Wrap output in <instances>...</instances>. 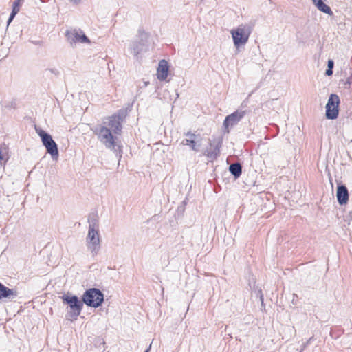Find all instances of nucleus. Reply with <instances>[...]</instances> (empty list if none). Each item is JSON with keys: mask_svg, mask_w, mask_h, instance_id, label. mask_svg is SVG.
Here are the masks:
<instances>
[{"mask_svg": "<svg viewBox=\"0 0 352 352\" xmlns=\"http://www.w3.org/2000/svg\"><path fill=\"white\" fill-rule=\"evenodd\" d=\"M22 1H23V0H14V2H18V5H19V6H20V3H21V2Z\"/></svg>", "mask_w": 352, "mask_h": 352, "instance_id": "28", "label": "nucleus"}, {"mask_svg": "<svg viewBox=\"0 0 352 352\" xmlns=\"http://www.w3.org/2000/svg\"><path fill=\"white\" fill-rule=\"evenodd\" d=\"M70 1L74 4H78L81 1V0H70Z\"/></svg>", "mask_w": 352, "mask_h": 352, "instance_id": "26", "label": "nucleus"}, {"mask_svg": "<svg viewBox=\"0 0 352 352\" xmlns=\"http://www.w3.org/2000/svg\"><path fill=\"white\" fill-rule=\"evenodd\" d=\"M260 300L261 301V304L263 305V297L262 294H261V296H260Z\"/></svg>", "mask_w": 352, "mask_h": 352, "instance_id": "27", "label": "nucleus"}, {"mask_svg": "<svg viewBox=\"0 0 352 352\" xmlns=\"http://www.w3.org/2000/svg\"><path fill=\"white\" fill-rule=\"evenodd\" d=\"M35 130L41 138L47 153L51 155L52 160H57L59 156L58 145L52 139V135L37 126H35Z\"/></svg>", "mask_w": 352, "mask_h": 352, "instance_id": "2", "label": "nucleus"}, {"mask_svg": "<svg viewBox=\"0 0 352 352\" xmlns=\"http://www.w3.org/2000/svg\"><path fill=\"white\" fill-rule=\"evenodd\" d=\"M334 67V62L332 59H329L327 62V68L333 69Z\"/></svg>", "mask_w": 352, "mask_h": 352, "instance_id": "23", "label": "nucleus"}, {"mask_svg": "<svg viewBox=\"0 0 352 352\" xmlns=\"http://www.w3.org/2000/svg\"><path fill=\"white\" fill-rule=\"evenodd\" d=\"M168 63L166 60H160L157 69V78L160 80L162 81L166 79L168 74Z\"/></svg>", "mask_w": 352, "mask_h": 352, "instance_id": "14", "label": "nucleus"}, {"mask_svg": "<svg viewBox=\"0 0 352 352\" xmlns=\"http://www.w3.org/2000/svg\"><path fill=\"white\" fill-rule=\"evenodd\" d=\"M339 104L340 98L338 96L335 94H331L326 104V117L327 119L334 120L338 118L339 113Z\"/></svg>", "mask_w": 352, "mask_h": 352, "instance_id": "7", "label": "nucleus"}, {"mask_svg": "<svg viewBox=\"0 0 352 352\" xmlns=\"http://www.w3.org/2000/svg\"><path fill=\"white\" fill-rule=\"evenodd\" d=\"M151 344H150L149 347L144 351V352H148L151 349Z\"/></svg>", "mask_w": 352, "mask_h": 352, "instance_id": "29", "label": "nucleus"}, {"mask_svg": "<svg viewBox=\"0 0 352 352\" xmlns=\"http://www.w3.org/2000/svg\"><path fill=\"white\" fill-rule=\"evenodd\" d=\"M82 300L87 306L96 308L104 301V294L99 289L91 288L85 292Z\"/></svg>", "mask_w": 352, "mask_h": 352, "instance_id": "5", "label": "nucleus"}, {"mask_svg": "<svg viewBox=\"0 0 352 352\" xmlns=\"http://www.w3.org/2000/svg\"><path fill=\"white\" fill-rule=\"evenodd\" d=\"M11 296H16V292L10 289L0 283V299L3 298H10Z\"/></svg>", "mask_w": 352, "mask_h": 352, "instance_id": "17", "label": "nucleus"}, {"mask_svg": "<svg viewBox=\"0 0 352 352\" xmlns=\"http://www.w3.org/2000/svg\"><path fill=\"white\" fill-rule=\"evenodd\" d=\"M311 1H312L313 4L320 12L325 13L329 16H332L333 14L331 8L325 3L326 0H311Z\"/></svg>", "mask_w": 352, "mask_h": 352, "instance_id": "16", "label": "nucleus"}, {"mask_svg": "<svg viewBox=\"0 0 352 352\" xmlns=\"http://www.w3.org/2000/svg\"><path fill=\"white\" fill-rule=\"evenodd\" d=\"M246 110L239 109L234 113L226 117L223 122V126L226 128L233 126L237 124L246 115Z\"/></svg>", "mask_w": 352, "mask_h": 352, "instance_id": "11", "label": "nucleus"}, {"mask_svg": "<svg viewBox=\"0 0 352 352\" xmlns=\"http://www.w3.org/2000/svg\"><path fill=\"white\" fill-rule=\"evenodd\" d=\"M146 41L144 39L143 37L138 38L131 44V51L134 56H138L142 52L146 51Z\"/></svg>", "mask_w": 352, "mask_h": 352, "instance_id": "13", "label": "nucleus"}, {"mask_svg": "<svg viewBox=\"0 0 352 352\" xmlns=\"http://www.w3.org/2000/svg\"><path fill=\"white\" fill-rule=\"evenodd\" d=\"M252 30L248 25H240L236 29L230 31L234 45L239 48L242 45H245L248 41L251 34Z\"/></svg>", "mask_w": 352, "mask_h": 352, "instance_id": "3", "label": "nucleus"}, {"mask_svg": "<svg viewBox=\"0 0 352 352\" xmlns=\"http://www.w3.org/2000/svg\"><path fill=\"white\" fill-rule=\"evenodd\" d=\"M89 229L99 230V223L97 215L91 214L88 218Z\"/></svg>", "mask_w": 352, "mask_h": 352, "instance_id": "19", "label": "nucleus"}, {"mask_svg": "<svg viewBox=\"0 0 352 352\" xmlns=\"http://www.w3.org/2000/svg\"><path fill=\"white\" fill-rule=\"evenodd\" d=\"M229 171L236 178H239L242 173V166L241 164L233 163L229 166Z\"/></svg>", "mask_w": 352, "mask_h": 352, "instance_id": "18", "label": "nucleus"}, {"mask_svg": "<svg viewBox=\"0 0 352 352\" xmlns=\"http://www.w3.org/2000/svg\"><path fill=\"white\" fill-rule=\"evenodd\" d=\"M65 36L71 45H73L76 43H90L89 38L80 29H74L70 31L68 30L66 32Z\"/></svg>", "mask_w": 352, "mask_h": 352, "instance_id": "9", "label": "nucleus"}, {"mask_svg": "<svg viewBox=\"0 0 352 352\" xmlns=\"http://www.w3.org/2000/svg\"><path fill=\"white\" fill-rule=\"evenodd\" d=\"M46 71L50 72V73L54 74L55 76L59 75V73H60L59 71L56 68L47 69H46Z\"/></svg>", "mask_w": 352, "mask_h": 352, "instance_id": "22", "label": "nucleus"}, {"mask_svg": "<svg viewBox=\"0 0 352 352\" xmlns=\"http://www.w3.org/2000/svg\"><path fill=\"white\" fill-rule=\"evenodd\" d=\"M221 146V141L217 139L209 140V147L204 151L203 154L211 160L217 158L220 153V148Z\"/></svg>", "mask_w": 352, "mask_h": 352, "instance_id": "10", "label": "nucleus"}, {"mask_svg": "<svg viewBox=\"0 0 352 352\" xmlns=\"http://www.w3.org/2000/svg\"><path fill=\"white\" fill-rule=\"evenodd\" d=\"M313 339V337H311L307 342L306 343L304 344V346H303V348L302 349H305L306 348V346L311 342V340Z\"/></svg>", "mask_w": 352, "mask_h": 352, "instance_id": "25", "label": "nucleus"}, {"mask_svg": "<svg viewBox=\"0 0 352 352\" xmlns=\"http://www.w3.org/2000/svg\"><path fill=\"white\" fill-rule=\"evenodd\" d=\"M61 298L63 302L69 307V316L76 319L82 309L83 300H80L76 295H69V294L63 295Z\"/></svg>", "mask_w": 352, "mask_h": 352, "instance_id": "4", "label": "nucleus"}, {"mask_svg": "<svg viewBox=\"0 0 352 352\" xmlns=\"http://www.w3.org/2000/svg\"><path fill=\"white\" fill-rule=\"evenodd\" d=\"M98 140L105 146L107 148L113 150L116 153L120 151V146L115 142V138L112 131L107 126H100L96 128L94 131Z\"/></svg>", "mask_w": 352, "mask_h": 352, "instance_id": "1", "label": "nucleus"}, {"mask_svg": "<svg viewBox=\"0 0 352 352\" xmlns=\"http://www.w3.org/2000/svg\"><path fill=\"white\" fill-rule=\"evenodd\" d=\"M349 191L346 186L342 184H338L337 186L336 197L340 205H345L349 201Z\"/></svg>", "mask_w": 352, "mask_h": 352, "instance_id": "12", "label": "nucleus"}, {"mask_svg": "<svg viewBox=\"0 0 352 352\" xmlns=\"http://www.w3.org/2000/svg\"><path fill=\"white\" fill-rule=\"evenodd\" d=\"M19 5H18V2H14L12 5V12L8 18L7 25L8 26L10 25V23L12 21L16 14L19 12Z\"/></svg>", "mask_w": 352, "mask_h": 352, "instance_id": "20", "label": "nucleus"}, {"mask_svg": "<svg viewBox=\"0 0 352 352\" xmlns=\"http://www.w3.org/2000/svg\"><path fill=\"white\" fill-rule=\"evenodd\" d=\"M325 74L328 76H331L333 74V69L327 68L325 72Z\"/></svg>", "mask_w": 352, "mask_h": 352, "instance_id": "24", "label": "nucleus"}, {"mask_svg": "<svg viewBox=\"0 0 352 352\" xmlns=\"http://www.w3.org/2000/svg\"><path fill=\"white\" fill-rule=\"evenodd\" d=\"M7 153V148L6 147H0V161L4 160L5 154Z\"/></svg>", "mask_w": 352, "mask_h": 352, "instance_id": "21", "label": "nucleus"}, {"mask_svg": "<svg viewBox=\"0 0 352 352\" xmlns=\"http://www.w3.org/2000/svg\"><path fill=\"white\" fill-rule=\"evenodd\" d=\"M86 241L93 255L97 254L100 248L99 230L89 229Z\"/></svg>", "mask_w": 352, "mask_h": 352, "instance_id": "6", "label": "nucleus"}, {"mask_svg": "<svg viewBox=\"0 0 352 352\" xmlns=\"http://www.w3.org/2000/svg\"><path fill=\"white\" fill-rule=\"evenodd\" d=\"M124 119V113L119 111L118 113L113 114L107 118V122L103 124L107 125L109 129L116 135L120 134L122 131V122Z\"/></svg>", "mask_w": 352, "mask_h": 352, "instance_id": "8", "label": "nucleus"}, {"mask_svg": "<svg viewBox=\"0 0 352 352\" xmlns=\"http://www.w3.org/2000/svg\"><path fill=\"white\" fill-rule=\"evenodd\" d=\"M188 138L183 140L182 144L183 145L190 146V147L195 151H199V146L196 144V140L200 138L199 135H196L190 132H188L184 134Z\"/></svg>", "mask_w": 352, "mask_h": 352, "instance_id": "15", "label": "nucleus"}]
</instances>
